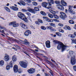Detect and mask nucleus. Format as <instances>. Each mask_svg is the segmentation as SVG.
I'll return each instance as SVG.
<instances>
[{
    "mask_svg": "<svg viewBox=\"0 0 76 76\" xmlns=\"http://www.w3.org/2000/svg\"><path fill=\"white\" fill-rule=\"evenodd\" d=\"M56 6L58 9L61 10H64V7H63L61 5L58 4L56 5Z\"/></svg>",
    "mask_w": 76,
    "mask_h": 76,
    "instance_id": "obj_15",
    "label": "nucleus"
},
{
    "mask_svg": "<svg viewBox=\"0 0 76 76\" xmlns=\"http://www.w3.org/2000/svg\"><path fill=\"white\" fill-rule=\"evenodd\" d=\"M53 21L55 22H58V20L56 19H53V20L51 19V22H53Z\"/></svg>",
    "mask_w": 76,
    "mask_h": 76,
    "instance_id": "obj_34",
    "label": "nucleus"
},
{
    "mask_svg": "<svg viewBox=\"0 0 76 76\" xmlns=\"http://www.w3.org/2000/svg\"><path fill=\"white\" fill-rule=\"evenodd\" d=\"M69 54L71 57V63L72 65H75L76 64V53L72 51H70L69 52Z\"/></svg>",
    "mask_w": 76,
    "mask_h": 76,
    "instance_id": "obj_2",
    "label": "nucleus"
},
{
    "mask_svg": "<svg viewBox=\"0 0 76 76\" xmlns=\"http://www.w3.org/2000/svg\"><path fill=\"white\" fill-rule=\"evenodd\" d=\"M31 28H32V29H35V28H34V26H31Z\"/></svg>",
    "mask_w": 76,
    "mask_h": 76,
    "instance_id": "obj_58",
    "label": "nucleus"
},
{
    "mask_svg": "<svg viewBox=\"0 0 76 76\" xmlns=\"http://www.w3.org/2000/svg\"><path fill=\"white\" fill-rule=\"evenodd\" d=\"M59 26H63V24H61V23H59L58 24Z\"/></svg>",
    "mask_w": 76,
    "mask_h": 76,
    "instance_id": "obj_52",
    "label": "nucleus"
},
{
    "mask_svg": "<svg viewBox=\"0 0 76 76\" xmlns=\"http://www.w3.org/2000/svg\"><path fill=\"white\" fill-rule=\"evenodd\" d=\"M27 3H31V0H27Z\"/></svg>",
    "mask_w": 76,
    "mask_h": 76,
    "instance_id": "obj_54",
    "label": "nucleus"
},
{
    "mask_svg": "<svg viewBox=\"0 0 76 76\" xmlns=\"http://www.w3.org/2000/svg\"><path fill=\"white\" fill-rule=\"evenodd\" d=\"M56 34L58 37H61V34L58 32H56Z\"/></svg>",
    "mask_w": 76,
    "mask_h": 76,
    "instance_id": "obj_29",
    "label": "nucleus"
},
{
    "mask_svg": "<svg viewBox=\"0 0 76 76\" xmlns=\"http://www.w3.org/2000/svg\"><path fill=\"white\" fill-rule=\"evenodd\" d=\"M49 11L50 12V13H52L53 15H54L56 14V12L50 9L49 10Z\"/></svg>",
    "mask_w": 76,
    "mask_h": 76,
    "instance_id": "obj_26",
    "label": "nucleus"
},
{
    "mask_svg": "<svg viewBox=\"0 0 76 76\" xmlns=\"http://www.w3.org/2000/svg\"><path fill=\"white\" fill-rule=\"evenodd\" d=\"M48 3L47 2H44L42 3V6L43 7H46L47 9V5H48Z\"/></svg>",
    "mask_w": 76,
    "mask_h": 76,
    "instance_id": "obj_21",
    "label": "nucleus"
},
{
    "mask_svg": "<svg viewBox=\"0 0 76 76\" xmlns=\"http://www.w3.org/2000/svg\"><path fill=\"white\" fill-rule=\"evenodd\" d=\"M23 52L25 54H27V56H28V54H27V53H26V52L24 51Z\"/></svg>",
    "mask_w": 76,
    "mask_h": 76,
    "instance_id": "obj_61",
    "label": "nucleus"
},
{
    "mask_svg": "<svg viewBox=\"0 0 76 76\" xmlns=\"http://www.w3.org/2000/svg\"><path fill=\"white\" fill-rule=\"evenodd\" d=\"M3 29L5 30V31H7V29H6V28H5L4 27L3 28Z\"/></svg>",
    "mask_w": 76,
    "mask_h": 76,
    "instance_id": "obj_59",
    "label": "nucleus"
},
{
    "mask_svg": "<svg viewBox=\"0 0 76 76\" xmlns=\"http://www.w3.org/2000/svg\"><path fill=\"white\" fill-rule=\"evenodd\" d=\"M19 64L23 68H26L27 67V64H26L25 62L23 61H20Z\"/></svg>",
    "mask_w": 76,
    "mask_h": 76,
    "instance_id": "obj_7",
    "label": "nucleus"
},
{
    "mask_svg": "<svg viewBox=\"0 0 76 76\" xmlns=\"http://www.w3.org/2000/svg\"><path fill=\"white\" fill-rule=\"evenodd\" d=\"M20 42H21V43H24V44H29V43L27 41L26 39H25L24 40H20Z\"/></svg>",
    "mask_w": 76,
    "mask_h": 76,
    "instance_id": "obj_18",
    "label": "nucleus"
},
{
    "mask_svg": "<svg viewBox=\"0 0 76 76\" xmlns=\"http://www.w3.org/2000/svg\"><path fill=\"white\" fill-rule=\"evenodd\" d=\"M26 14L27 16H31V14L29 12H26Z\"/></svg>",
    "mask_w": 76,
    "mask_h": 76,
    "instance_id": "obj_43",
    "label": "nucleus"
},
{
    "mask_svg": "<svg viewBox=\"0 0 76 76\" xmlns=\"http://www.w3.org/2000/svg\"><path fill=\"white\" fill-rule=\"evenodd\" d=\"M10 59V57L7 54H5L4 57V60L5 61H8Z\"/></svg>",
    "mask_w": 76,
    "mask_h": 76,
    "instance_id": "obj_11",
    "label": "nucleus"
},
{
    "mask_svg": "<svg viewBox=\"0 0 76 76\" xmlns=\"http://www.w3.org/2000/svg\"><path fill=\"white\" fill-rule=\"evenodd\" d=\"M57 31V30L53 28V27L52 28V30H51V31Z\"/></svg>",
    "mask_w": 76,
    "mask_h": 76,
    "instance_id": "obj_50",
    "label": "nucleus"
},
{
    "mask_svg": "<svg viewBox=\"0 0 76 76\" xmlns=\"http://www.w3.org/2000/svg\"><path fill=\"white\" fill-rule=\"evenodd\" d=\"M69 23H71V24H74V21L72 20H69Z\"/></svg>",
    "mask_w": 76,
    "mask_h": 76,
    "instance_id": "obj_42",
    "label": "nucleus"
},
{
    "mask_svg": "<svg viewBox=\"0 0 76 76\" xmlns=\"http://www.w3.org/2000/svg\"><path fill=\"white\" fill-rule=\"evenodd\" d=\"M40 13L42 15H43V16H46V13H45V12L43 11H41L40 12Z\"/></svg>",
    "mask_w": 76,
    "mask_h": 76,
    "instance_id": "obj_33",
    "label": "nucleus"
},
{
    "mask_svg": "<svg viewBox=\"0 0 76 76\" xmlns=\"http://www.w3.org/2000/svg\"><path fill=\"white\" fill-rule=\"evenodd\" d=\"M20 2L22 5H23V6H25V3L22 0H20Z\"/></svg>",
    "mask_w": 76,
    "mask_h": 76,
    "instance_id": "obj_27",
    "label": "nucleus"
},
{
    "mask_svg": "<svg viewBox=\"0 0 76 76\" xmlns=\"http://www.w3.org/2000/svg\"><path fill=\"white\" fill-rule=\"evenodd\" d=\"M35 72V70L33 68H31L28 70V72L30 74L34 73Z\"/></svg>",
    "mask_w": 76,
    "mask_h": 76,
    "instance_id": "obj_14",
    "label": "nucleus"
},
{
    "mask_svg": "<svg viewBox=\"0 0 76 76\" xmlns=\"http://www.w3.org/2000/svg\"><path fill=\"white\" fill-rule=\"evenodd\" d=\"M60 13L61 15L60 16V17L62 19H65V18H67V16L64 12H61Z\"/></svg>",
    "mask_w": 76,
    "mask_h": 76,
    "instance_id": "obj_9",
    "label": "nucleus"
},
{
    "mask_svg": "<svg viewBox=\"0 0 76 76\" xmlns=\"http://www.w3.org/2000/svg\"><path fill=\"white\" fill-rule=\"evenodd\" d=\"M50 25L51 26H53V27H55L56 26V25L55 24H54L53 23H50Z\"/></svg>",
    "mask_w": 76,
    "mask_h": 76,
    "instance_id": "obj_37",
    "label": "nucleus"
},
{
    "mask_svg": "<svg viewBox=\"0 0 76 76\" xmlns=\"http://www.w3.org/2000/svg\"><path fill=\"white\" fill-rule=\"evenodd\" d=\"M14 71L15 73H17V72H18L19 73H20L22 71L20 69H19L18 70V65H15L13 68Z\"/></svg>",
    "mask_w": 76,
    "mask_h": 76,
    "instance_id": "obj_6",
    "label": "nucleus"
},
{
    "mask_svg": "<svg viewBox=\"0 0 76 76\" xmlns=\"http://www.w3.org/2000/svg\"><path fill=\"white\" fill-rule=\"evenodd\" d=\"M20 25L23 28L25 29H28L27 26L23 23H20Z\"/></svg>",
    "mask_w": 76,
    "mask_h": 76,
    "instance_id": "obj_10",
    "label": "nucleus"
},
{
    "mask_svg": "<svg viewBox=\"0 0 76 76\" xmlns=\"http://www.w3.org/2000/svg\"><path fill=\"white\" fill-rule=\"evenodd\" d=\"M6 69L7 70H10V66L9 65H7L6 66Z\"/></svg>",
    "mask_w": 76,
    "mask_h": 76,
    "instance_id": "obj_36",
    "label": "nucleus"
},
{
    "mask_svg": "<svg viewBox=\"0 0 76 76\" xmlns=\"http://www.w3.org/2000/svg\"><path fill=\"white\" fill-rule=\"evenodd\" d=\"M32 4L34 6H37L38 3L37 2H32Z\"/></svg>",
    "mask_w": 76,
    "mask_h": 76,
    "instance_id": "obj_38",
    "label": "nucleus"
},
{
    "mask_svg": "<svg viewBox=\"0 0 76 76\" xmlns=\"http://www.w3.org/2000/svg\"><path fill=\"white\" fill-rule=\"evenodd\" d=\"M59 32H62V33H63L64 32V31L62 29H60L59 30Z\"/></svg>",
    "mask_w": 76,
    "mask_h": 76,
    "instance_id": "obj_47",
    "label": "nucleus"
},
{
    "mask_svg": "<svg viewBox=\"0 0 76 76\" xmlns=\"http://www.w3.org/2000/svg\"><path fill=\"white\" fill-rule=\"evenodd\" d=\"M53 27L51 26H47L46 27V28L47 29H49V30H52V28Z\"/></svg>",
    "mask_w": 76,
    "mask_h": 76,
    "instance_id": "obj_28",
    "label": "nucleus"
},
{
    "mask_svg": "<svg viewBox=\"0 0 76 76\" xmlns=\"http://www.w3.org/2000/svg\"><path fill=\"white\" fill-rule=\"evenodd\" d=\"M61 4L64 6H67V3L65 2L63 0H61Z\"/></svg>",
    "mask_w": 76,
    "mask_h": 76,
    "instance_id": "obj_20",
    "label": "nucleus"
},
{
    "mask_svg": "<svg viewBox=\"0 0 76 76\" xmlns=\"http://www.w3.org/2000/svg\"><path fill=\"white\" fill-rule=\"evenodd\" d=\"M14 46L16 48H18V49H20V48L19 47L18 45H14Z\"/></svg>",
    "mask_w": 76,
    "mask_h": 76,
    "instance_id": "obj_45",
    "label": "nucleus"
},
{
    "mask_svg": "<svg viewBox=\"0 0 76 76\" xmlns=\"http://www.w3.org/2000/svg\"><path fill=\"white\" fill-rule=\"evenodd\" d=\"M38 22H39L41 23H43V22H42V20H41V19H38Z\"/></svg>",
    "mask_w": 76,
    "mask_h": 76,
    "instance_id": "obj_46",
    "label": "nucleus"
},
{
    "mask_svg": "<svg viewBox=\"0 0 76 76\" xmlns=\"http://www.w3.org/2000/svg\"><path fill=\"white\" fill-rule=\"evenodd\" d=\"M0 32H1V33H3V34H5V33H4V30H2V31L0 30Z\"/></svg>",
    "mask_w": 76,
    "mask_h": 76,
    "instance_id": "obj_49",
    "label": "nucleus"
},
{
    "mask_svg": "<svg viewBox=\"0 0 76 76\" xmlns=\"http://www.w3.org/2000/svg\"><path fill=\"white\" fill-rule=\"evenodd\" d=\"M72 42L76 44V39H72Z\"/></svg>",
    "mask_w": 76,
    "mask_h": 76,
    "instance_id": "obj_39",
    "label": "nucleus"
},
{
    "mask_svg": "<svg viewBox=\"0 0 76 76\" xmlns=\"http://www.w3.org/2000/svg\"><path fill=\"white\" fill-rule=\"evenodd\" d=\"M46 62L48 63V64H51V63L50 62V61L47 60L46 61Z\"/></svg>",
    "mask_w": 76,
    "mask_h": 76,
    "instance_id": "obj_51",
    "label": "nucleus"
},
{
    "mask_svg": "<svg viewBox=\"0 0 76 76\" xmlns=\"http://www.w3.org/2000/svg\"><path fill=\"white\" fill-rule=\"evenodd\" d=\"M74 34L75 35V36H76V32H75L74 33Z\"/></svg>",
    "mask_w": 76,
    "mask_h": 76,
    "instance_id": "obj_64",
    "label": "nucleus"
},
{
    "mask_svg": "<svg viewBox=\"0 0 76 76\" xmlns=\"http://www.w3.org/2000/svg\"><path fill=\"white\" fill-rule=\"evenodd\" d=\"M48 16L50 18H51L52 19H53V15L51 14H48Z\"/></svg>",
    "mask_w": 76,
    "mask_h": 76,
    "instance_id": "obj_32",
    "label": "nucleus"
},
{
    "mask_svg": "<svg viewBox=\"0 0 76 76\" xmlns=\"http://www.w3.org/2000/svg\"><path fill=\"white\" fill-rule=\"evenodd\" d=\"M24 34L26 37H28L29 34H31V32L30 30H27L26 31V32H25Z\"/></svg>",
    "mask_w": 76,
    "mask_h": 76,
    "instance_id": "obj_12",
    "label": "nucleus"
},
{
    "mask_svg": "<svg viewBox=\"0 0 76 76\" xmlns=\"http://www.w3.org/2000/svg\"><path fill=\"white\" fill-rule=\"evenodd\" d=\"M76 8V5H75L74 7V9Z\"/></svg>",
    "mask_w": 76,
    "mask_h": 76,
    "instance_id": "obj_63",
    "label": "nucleus"
},
{
    "mask_svg": "<svg viewBox=\"0 0 76 76\" xmlns=\"http://www.w3.org/2000/svg\"><path fill=\"white\" fill-rule=\"evenodd\" d=\"M10 9H12V10H14V11H17V10H19L18 8L14 6H12L10 7Z\"/></svg>",
    "mask_w": 76,
    "mask_h": 76,
    "instance_id": "obj_17",
    "label": "nucleus"
},
{
    "mask_svg": "<svg viewBox=\"0 0 76 76\" xmlns=\"http://www.w3.org/2000/svg\"><path fill=\"white\" fill-rule=\"evenodd\" d=\"M10 39H11L12 40H14L15 41V39H13V38H10Z\"/></svg>",
    "mask_w": 76,
    "mask_h": 76,
    "instance_id": "obj_60",
    "label": "nucleus"
},
{
    "mask_svg": "<svg viewBox=\"0 0 76 76\" xmlns=\"http://www.w3.org/2000/svg\"><path fill=\"white\" fill-rule=\"evenodd\" d=\"M12 60L13 61H16L17 60V58L15 55L13 56L12 58Z\"/></svg>",
    "mask_w": 76,
    "mask_h": 76,
    "instance_id": "obj_22",
    "label": "nucleus"
},
{
    "mask_svg": "<svg viewBox=\"0 0 76 76\" xmlns=\"http://www.w3.org/2000/svg\"><path fill=\"white\" fill-rule=\"evenodd\" d=\"M3 27L1 26H0V29H3Z\"/></svg>",
    "mask_w": 76,
    "mask_h": 76,
    "instance_id": "obj_57",
    "label": "nucleus"
},
{
    "mask_svg": "<svg viewBox=\"0 0 76 76\" xmlns=\"http://www.w3.org/2000/svg\"><path fill=\"white\" fill-rule=\"evenodd\" d=\"M10 67H13V64L12 61H11L10 63Z\"/></svg>",
    "mask_w": 76,
    "mask_h": 76,
    "instance_id": "obj_35",
    "label": "nucleus"
},
{
    "mask_svg": "<svg viewBox=\"0 0 76 76\" xmlns=\"http://www.w3.org/2000/svg\"><path fill=\"white\" fill-rule=\"evenodd\" d=\"M43 19H45L47 22H51V19H50L48 17L43 16Z\"/></svg>",
    "mask_w": 76,
    "mask_h": 76,
    "instance_id": "obj_19",
    "label": "nucleus"
},
{
    "mask_svg": "<svg viewBox=\"0 0 76 76\" xmlns=\"http://www.w3.org/2000/svg\"><path fill=\"white\" fill-rule=\"evenodd\" d=\"M41 29H42V30H46V27H45V26H41Z\"/></svg>",
    "mask_w": 76,
    "mask_h": 76,
    "instance_id": "obj_31",
    "label": "nucleus"
},
{
    "mask_svg": "<svg viewBox=\"0 0 76 76\" xmlns=\"http://www.w3.org/2000/svg\"><path fill=\"white\" fill-rule=\"evenodd\" d=\"M55 3L57 4H60V1H55Z\"/></svg>",
    "mask_w": 76,
    "mask_h": 76,
    "instance_id": "obj_44",
    "label": "nucleus"
},
{
    "mask_svg": "<svg viewBox=\"0 0 76 76\" xmlns=\"http://www.w3.org/2000/svg\"><path fill=\"white\" fill-rule=\"evenodd\" d=\"M64 29H65L66 30H67V29L69 30H71V28H70V27L68 26H66L65 27H64Z\"/></svg>",
    "mask_w": 76,
    "mask_h": 76,
    "instance_id": "obj_23",
    "label": "nucleus"
},
{
    "mask_svg": "<svg viewBox=\"0 0 76 76\" xmlns=\"http://www.w3.org/2000/svg\"><path fill=\"white\" fill-rule=\"evenodd\" d=\"M51 61H52L53 62H54V63H55V64H56V61H55L54 60H53V59H51Z\"/></svg>",
    "mask_w": 76,
    "mask_h": 76,
    "instance_id": "obj_55",
    "label": "nucleus"
},
{
    "mask_svg": "<svg viewBox=\"0 0 76 76\" xmlns=\"http://www.w3.org/2000/svg\"><path fill=\"white\" fill-rule=\"evenodd\" d=\"M46 47L47 48H50L51 46H50V41L48 40L45 43Z\"/></svg>",
    "mask_w": 76,
    "mask_h": 76,
    "instance_id": "obj_16",
    "label": "nucleus"
},
{
    "mask_svg": "<svg viewBox=\"0 0 76 76\" xmlns=\"http://www.w3.org/2000/svg\"><path fill=\"white\" fill-rule=\"evenodd\" d=\"M4 64V61H1L0 62V65L1 66H3Z\"/></svg>",
    "mask_w": 76,
    "mask_h": 76,
    "instance_id": "obj_40",
    "label": "nucleus"
},
{
    "mask_svg": "<svg viewBox=\"0 0 76 76\" xmlns=\"http://www.w3.org/2000/svg\"><path fill=\"white\" fill-rule=\"evenodd\" d=\"M48 1V6L47 7V9H52L51 7V4H54V1L53 0H47Z\"/></svg>",
    "mask_w": 76,
    "mask_h": 76,
    "instance_id": "obj_5",
    "label": "nucleus"
},
{
    "mask_svg": "<svg viewBox=\"0 0 76 76\" xmlns=\"http://www.w3.org/2000/svg\"><path fill=\"white\" fill-rule=\"evenodd\" d=\"M6 6H9V3H7V4L6 5Z\"/></svg>",
    "mask_w": 76,
    "mask_h": 76,
    "instance_id": "obj_62",
    "label": "nucleus"
},
{
    "mask_svg": "<svg viewBox=\"0 0 76 76\" xmlns=\"http://www.w3.org/2000/svg\"><path fill=\"white\" fill-rule=\"evenodd\" d=\"M34 9H33L34 10V12L35 11H39V8L37 7H35L34 8Z\"/></svg>",
    "mask_w": 76,
    "mask_h": 76,
    "instance_id": "obj_30",
    "label": "nucleus"
},
{
    "mask_svg": "<svg viewBox=\"0 0 76 76\" xmlns=\"http://www.w3.org/2000/svg\"><path fill=\"white\" fill-rule=\"evenodd\" d=\"M9 25L10 26H11V25H12L13 27L16 28V27H18V26L19 24L18 23H17L16 21H14L10 23L9 24Z\"/></svg>",
    "mask_w": 76,
    "mask_h": 76,
    "instance_id": "obj_8",
    "label": "nucleus"
},
{
    "mask_svg": "<svg viewBox=\"0 0 76 76\" xmlns=\"http://www.w3.org/2000/svg\"><path fill=\"white\" fill-rule=\"evenodd\" d=\"M22 10L23 12H27L28 11L29 12H31V13H34L35 14V12L34 11V10L33 9H31L29 7H27V10H26L25 9H22Z\"/></svg>",
    "mask_w": 76,
    "mask_h": 76,
    "instance_id": "obj_4",
    "label": "nucleus"
},
{
    "mask_svg": "<svg viewBox=\"0 0 76 76\" xmlns=\"http://www.w3.org/2000/svg\"><path fill=\"white\" fill-rule=\"evenodd\" d=\"M53 16L56 19H58V18H59V17L58 16L55 14L53 15Z\"/></svg>",
    "mask_w": 76,
    "mask_h": 76,
    "instance_id": "obj_41",
    "label": "nucleus"
},
{
    "mask_svg": "<svg viewBox=\"0 0 76 76\" xmlns=\"http://www.w3.org/2000/svg\"><path fill=\"white\" fill-rule=\"evenodd\" d=\"M69 37L70 38H75V35L72 34H69L68 35Z\"/></svg>",
    "mask_w": 76,
    "mask_h": 76,
    "instance_id": "obj_25",
    "label": "nucleus"
},
{
    "mask_svg": "<svg viewBox=\"0 0 76 76\" xmlns=\"http://www.w3.org/2000/svg\"><path fill=\"white\" fill-rule=\"evenodd\" d=\"M35 23L36 24H37V25H39V22L38 21H36Z\"/></svg>",
    "mask_w": 76,
    "mask_h": 76,
    "instance_id": "obj_53",
    "label": "nucleus"
},
{
    "mask_svg": "<svg viewBox=\"0 0 76 76\" xmlns=\"http://www.w3.org/2000/svg\"><path fill=\"white\" fill-rule=\"evenodd\" d=\"M53 42L55 45L58 44L57 47V48L59 50H60L61 48H62V52L66 50V49L68 47V46L64 45L62 42L58 40H54Z\"/></svg>",
    "mask_w": 76,
    "mask_h": 76,
    "instance_id": "obj_1",
    "label": "nucleus"
},
{
    "mask_svg": "<svg viewBox=\"0 0 76 76\" xmlns=\"http://www.w3.org/2000/svg\"><path fill=\"white\" fill-rule=\"evenodd\" d=\"M4 9L7 12H10V10L8 7H4Z\"/></svg>",
    "mask_w": 76,
    "mask_h": 76,
    "instance_id": "obj_24",
    "label": "nucleus"
},
{
    "mask_svg": "<svg viewBox=\"0 0 76 76\" xmlns=\"http://www.w3.org/2000/svg\"><path fill=\"white\" fill-rule=\"evenodd\" d=\"M45 76H49V75H48V74L47 73H45Z\"/></svg>",
    "mask_w": 76,
    "mask_h": 76,
    "instance_id": "obj_56",
    "label": "nucleus"
},
{
    "mask_svg": "<svg viewBox=\"0 0 76 76\" xmlns=\"http://www.w3.org/2000/svg\"><path fill=\"white\" fill-rule=\"evenodd\" d=\"M72 7H73V6H69V10L68 11L70 13H75V12L74 11L72 10Z\"/></svg>",
    "mask_w": 76,
    "mask_h": 76,
    "instance_id": "obj_13",
    "label": "nucleus"
},
{
    "mask_svg": "<svg viewBox=\"0 0 76 76\" xmlns=\"http://www.w3.org/2000/svg\"><path fill=\"white\" fill-rule=\"evenodd\" d=\"M73 69L75 71H76V66H73Z\"/></svg>",
    "mask_w": 76,
    "mask_h": 76,
    "instance_id": "obj_48",
    "label": "nucleus"
},
{
    "mask_svg": "<svg viewBox=\"0 0 76 76\" xmlns=\"http://www.w3.org/2000/svg\"><path fill=\"white\" fill-rule=\"evenodd\" d=\"M17 16L19 18L24 20L25 22H28V20H27V18L25 17L24 14L20 12H18V13Z\"/></svg>",
    "mask_w": 76,
    "mask_h": 76,
    "instance_id": "obj_3",
    "label": "nucleus"
}]
</instances>
